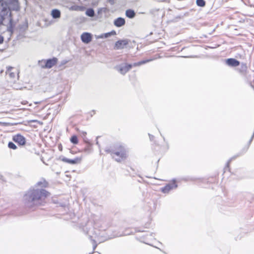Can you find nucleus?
Instances as JSON below:
<instances>
[{
	"label": "nucleus",
	"instance_id": "obj_4",
	"mask_svg": "<svg viewBox=\"0 0 254 254\" xmlns=\"http://www.w3.org/2000/svg\"><path fill=\"white\" fill-rule=\"evenodd\" d=\"M94 227L100 228L101 230H105L107 228L105 219L102 217L96 216L93 219Z\"/></svg>",
	"mask_w": 254,
	"mask_h": 254
},
{
	"label": "nucleus",
	"instance_id": "obj_23",
	"mask_svg": "<svg viewBox=\"0 0 254 254\" xmlns=\"http://www.w3.org/2000/svg\"><path fill=\"white\" fill-rule=\"evenodd\" d=\"M70 141L72 143L74 144H77L78 143V138L75 135H73L71 137Z\"/></svg>",
	"mask_w": 254,
	"mask_h": 254
},
{
	"label": "nucleus",
	"instance_id": "obj_34",
	"mask_svg": "<svg viewBox=\"0 0 254 254\" xmlns=\"http://www.w3.org/2000/svg\"><path fill=\"white\" fill-rule=\"evenodd\" d=\"M158 9H151L150 10V13H151V14H153L154 12L155 11H158Z\"/></svg>",
	"mask_w": 254,
	"mask_h": 254
},
{
	"label": "nucleus",
	"instance_id": "obj_9",
	"mask_svg": "<svg viewBox=\"0 0 254 254\" xmlns=\"http://www.w3.org/2000/svg\"><path fill=\"white\" fill-rule=\"evenodd\" d=\"M128 42L127 39L119 40L115 43L114 48L115 50L123 49L128 44Z\"/></svg>",
	"mask_w": 254,
	"mask_h": 254
},
{
	"label": "nucleus",
	"instance_id": "obj_3",
	"mask_svg": "<svg viewBox=\"0 0 254 254\" xmlns=\"http://www.w3.org/2000/svg\"><path fill=\"white\" fill-rule=\"evenodd\" d=\"M1 5L2 8L0 13V25L2 24V22L3 20L5 19L6 17H9V26L8 27V31L12 32L13 29L12 25V19L11 17V12L10 11V9L6 4H3V3H2Z\"/></svg>",
	"mask_w": 254,
	"mask_h": 254
},
{
	"label": "nucleus",
	"instance_id": "obj_31",
	"mask_svg": "<svg viewBox=\"0 0 254 254\" xmlns=\"http://www.w3.org/2000/svg\"><path fill=\"white\" fill-rule=\"evenodd\" d=\"M79 132L80 133V134H82L83 135V137H85L86 135V132L84 131H79Z\"/></svg>",
	"mask_w": 254,
	"mask_h": 254
},
{
	"label": "nucleus",
	"instance_id": "obj_10",
	"mask_svg": "<svg viewBox=\"0 0 254 254\" xmlns=\"http://www.w3.org/2000/svg\"><path fill=\"white\" fill-rule=\"evenodd\" d=\"M57 62L58 59L54 57L52 59H48L45 62H43V63H45L44 67H45V68H51L56 64Z\"/></svg>",
	"mask_w": 254,
	"mask_h": 254
},
{
	"label": "nucleus",
	"instance_id": "obj_12",
	"mask_svg": "<svg viewBox=\"0 0 254 254\" xmlns=\"http://www.w3.org/2000/svg\"><path fill=\"white\" fill-rule=\"evenodd\" d=\"M62 160L63 162L67 163L68 164H76L79 163L81 160V159L79 157H76L73 159H68V158L64 157L62 158Z\"/></svg>",
	"mask_w": 254,
	"mask_h": 254
},
{
	"label": "nucleus",
	"instance_id": "obj_15",
	"mask_svg": "<svg viewBox=\"0 0 254 254\" xmlns=\"http://www.w3.org/2000/svg\"><path fill=\"white\" fill-rule=\"evenodd\" d=\"M154 235L155 234L153 233H147L145 235L142 236V237L143 239V242L145 244L150 245L148 243V240L154 239Z\"/></svg>",
	"mask_w": 254,
	"mask_h": 254
},
{
	"label": "nucleus",
	"instance_id": "obj_33",
	"mask_svg": "<svg viewBox=\"0 0 254 254\" xmlns=\"http://www.w3.org/2000/svg\"><path fill=\"white\" fill-rule=\"evenodd\" d=\"M110 35H116V32L115 30H112V31L110 32Z\"/></svg>",
	"mask_w": 254,
	"mask_h": 254
},
{
	"label": "nucleus",
	"instance_id": "obj_5",
	"mask_svg": "<svg viewBox=\"0 0 254 254\" xmlns=\"http://www.w3.org/2000/svg\"><path fill=\"white\" fill-rule=\"evenodd\" d=\"M115 68L121 74L124 75L132 68V65L130 64L123 63L117 65Z\"/></svg>",
	"mask_w": 254,
	"mask_h": 254
},
{
	"label": "nucleus",
	"instance_id": "obj_17",
	"mask_svg": "<svg viewBox=\"0 0 254 254\" xmlns=\"http://www.w3.org/2000/svg\"><path fill=\"white\" fill-rule=\"evenodd\" d=\"M126 16L130 19L133 18L135 16V11L131 9H127L126 11Z\"/></svg>",
	"mask_w": 254,
	"mask_h": 254
},
{
	"label": "nucleus",
	"instance_id": "obj_21",
	"mask_svg": "<svg viewBox=\"0 0 254 254\" xmlns=\"http://www.w3.org/2000/svg\"><path fill=\"white\" fill-rule=\"evenodd\" d=\"M48 183L45 180H43V181H39L36 183V184L35 186V188L38 187H42L43 188H45L47 186Z\"/></svg>",
	"mask_w": 254,
	"mask_h": 254
},
{
	"label": "nucleus",
	"instance_id": "obj_40",
	"mask_svg": "<svg viewBox=\"0 0 254 254\" xmlns=\"http://www.w3.org/2000/svg\"><path fill=\"white\" fill-rule=\"evenodd\" d=\"M122 236V235L121 234V235H116V236L118 237V236Z\"/></svg>",
	"mask_w": 254,
	"mask_h": 254
},
{
	"label": "nucleus",
	"instance_id": "obj_7",
	"mask_svg": "<svg viewBox=\"0 0 254 254\" xmlns=\"http://www.w3.org/2000/svg\"><path fill=\"white\" fill-rule=\"evenodd\" d=\"M13 70H14L13 67L11 66L7 67L5 73L9 77L12 81L15 82L16 79H18L19 76L17 72L13 71Z\"/></svg>",
	"mask_w": 254,
	"mask_h": 254
},
{
	"label": "nucleus",
	"instance_id": "obj_32",
	"mask_svg": "<svg viewBox=\"0 0 254 254\" xmlns=\"http://www.w3.org/2000/svg\"><path fill=\"white\" fill-rule=\"evenodd\" d=\"M108 1L111 5H114L115 3V0H109Z\"/></svg>",
	"mask_w": 254,
	"mask_h": 254
},
{
	"label": "nucleus",
	"instance_id": "obj_38",
	"mask_svg": "<svg viewBox=\"0 0 254 254\" xmlns=\"http://www.w3.org/2000/svg\"><path fill=\"white\" fill-rule=\"evenodd\" d=\"M12 214L15 215H20L21 214L20 213L16 212V213H13Z\"/></svg>",
	"mask_w": 254,
	"mask_h": 254
},
{
	"label": "nucleus",
	"instance_id": "obj_43",
	"mask_svg": "<svg viewBox=\"0 0 254 254\" xmlns=\"http://www.w3.org/2000/svg\"><path fill=\"white\" fill-rule=\"evenodd\" d=\"M39 102H35L36 104H38Z\"/></svg>",
	"mask_w": 254,
	"mask_h": 254
},
{
	"label": "nucleus",
	"instance_id": "obj_13",
	"mask_svg": "<svg viewBox=\"0 0 254 254\" xmlns=\"http://www.w3.org/2000/svg\"><path fill=\"white\" fill-rule=\"evenodd\" d=\"M226 64L232 67H236L240 65V62L235 59L229 58L226 60Z\"/></svg>",
	"mask_w": 254,
	"mask_h": 254
},
{
	"label": "nucleus",
	"instance_id": "obj_25",
	"mask_svg": "<svg viewBox=\"0 0 254 254\" xmlns=\"http://www.w3.org/2000/svg\"><path fill=\"white\" fill-rule=\"evenodd\" d=\"M8 147L13 150H15L17 148V146L12 142H9L8 143Z\"/></svg>",
	"mask_w": 254,
	"mask_h": 254
},
{
	"label": "nucleus",
	"instance_id": "obj_41",
	"mask_svg": "<svg viewBox=\"0 0 254 254\" xmlns=\"http://www.w3.org/2000/svg\"><path fill=\"white\" fill-rule=\"evenodd\" d=\"M3 0H0V3L2 2Z\"/></svg>",
	"mask_w": 254,
	"mask_h": 254
},
{
	"label": "nucleus",
	"instance_id": "obj_30",
	"mask_svg": "<svg viewBox=\"0 0 254 254\" xmlns=\"http://www.w3.org/2000/svg\"><path fill=\"white\" fill-rule=\"evenodd\" d=\"M106 8H104V7L100 8L98 9V14H100V13H102V11L106 12Z\"/></svg>",
	"mask_w": 254,
	"mask_h": 254
},
{
	"label": "nucleus",
	"instance_id": "obj_18",
	"mask_svg": "<svg viewBox=\"0 0 254 254\" xmlns=\"http://www.w3.org/2000/svg\"><path fill=\"white\" fill-rule=\"evenodd\" d=\"M152 60H153L152 59H148V60H142V61H139L138 62L134 63L133 64H130V65H132V67L133 66H139L143 64H146L150 61H152Z\"/></svg>",
	"mask_w": 254,
	"mask_h": 254
},
{
	"label": "nucleus",
	"instance_id": "obj_11",
	"mask_svg": "<svg viewBox=\"0 0 254 254\" xmlns=\"http://www.w3.org/2000/svg\"><path fill=\"white\" fill-rule=\"evenodd\" d=\"M81 40L84 43H89L92 40L91 34L88 32L82 33L81 35Z\"/></svg>",
	"mask_w": 254,
	"mask_h": 254
},
{
	"label": "nucleus",
	"instance_id": "obj_24",
	"mask_svg": "<svg viewBox=\"0 0 254 254\" xmlns=\"http://www.w3.org/2000/svg\"><path fill=\"white\" fill-rule=\"evenodd\" d=\"M196 3L197 6L200 7H204L206 4V2L204 0H196Z\"/></svg>",
	"mask_w": 254,
	"mask_h": 254
},
{
	"label": "nucleus",
	"instance_id": "obj_16",
	"mask_svg": "<svg viewBox=\"0 0 254 254\" xmlns=\"http://www.w3.org/2000/svg\"><path fill=\"white\" fill-rule=\"evenodd\" d=\"M247 65L245 63H242L240 66L238 68L239 73L243 75H246L247 72Z\"/></svg>",
	"mask_w": 254,
	"mask_h": 254
},
{
	"label": "nucleus",
	"instance_id": "obj_29",
	"mask_svg": "<svg viewBox=\"0 0 254 254\" xmlns=\"http://www.w3.org/2000/svg\"><path fill=\"white\" fill-rule=\"evenodd\" d=\"M88 143L89 144L88 145L85 147L84 150L85 152H89L91 150V144H90L88 142Z\"/></svg>",
	"mask_w": 254,
	"mask_h": 254
},
{
	"label": "nucleus",
	"instance_id": "obj_39",
	"mask_svg": "<svg viewBox=\"0 0 254 254\" xmlns=\"http://www.w3.org/2000/svg\"><path fill=\"white\" fill-rule=\"evenodd\" d=\"M96 144L99 146V142L98 141H96Z\"/></svg>",
	"mask_w": 254,
	"mask_h": 254
},
{
	"label": "nucleus",
	"instance_id": "obj_45",
	"mask_svg": "<svg viewBox=\"0 0 254 254\" xmlns=\"http://www.w3.org/2000/svg\"><path fill=\"white\" fill-rule=\"evenodd\" d=\"M67 62H64V64H66Z\"/></svg>",
	"mask_w": 254,
	"mask_h": 254
},
{
	"label": "nucleus",
	"instance_id": "obj_8",
	"mask_svg": "<svg viewBox=\"0 0 254 254\" xmlns=\"http://www.w3.org/2000/svg\"><path fill=\"white\" fill-rule=\"evenodd\" d=\"M12 140L19 146L24 145L26 143L25 137L19 133L12 136Z\"/></svg>",
	"mask_w": 254,
	"mask_h": 254
},
{
	"label": "nucleus",
	"instance_id": "obj_14",
	"mask_svg": "<svg viewBox=\"0 0 254 254\" xmlns=\"http://www.w3.org/2000/svg\"><path fill=\"white\" fill-rule=\"evenodd\" d=\"M126 24V20L123 17H118L114 20V24L117 27H121Z\"/></svg>",
	"mask_w": 254,
	"mask_h": 254
},
{
	"label": "nucleus",
	"instance_id": "obj_37",
	"mask_svg": "<svg viewBox=\"0 0 254 254\" xmlns=\"http://www.w3.org/2000/svg\"><path fill=\"white\" fill-rule=\"evenodd\" d=\"M183 58H194L193 56H183Z\"/></svg>",
	"mask_w": 254,
	"mask_h": 254
},
{
	"label": "nucleus",
	"instance_id": "obj_1",
	"mask_svg": "<svg viewBox=\"0 0 254 254\" xmlns=\"http://www.w3.org/2000/svg\"><path fill=\"white\" fill-rule=\"evenodd\" d=\"M50 193L44 189L31 188L24 194L23 202L26 207L32 208L42 205Z\"/></svg>",
	"mask_w": 254,
	"mask_h": 254
},
{
	"label": "nucleus",
	"instance_id": "obj_44",
	"mask_svg": "<svg viewBox=\"0 0 254 254\" xmlns=\"http://www.w3.org/2000/svg\"><path fill=\"white\" fill-rule=\"evenodd\" d=\"M92 112H93V113H94H94H95V111H94V110H93V111H92Z\"/></svg>",
	"mask_w": 254,
	"mask_h": 254
},
{
	"label": "nucleus",
	"instance_id": "obj_42",
	"mask_svg": "<svg viewBox=\"0 0 254 254\" xmlns=\"http://www.w3.org/2000/svg\"><path fill=\"white\" fill-rule=\"evenodd\" d=\"M139 232H143L144 231L138 230Z\"/></svg>",
	"mask_w": 254,
	"mask_h": 254
},
{
	"label": "nucleus",
	"instance_id": "obj_27",
	"mask_svg": "<svg viewBox=\"0 0 254 254\" xmlns=\"http://www.w3.org/2000/svg\"><path fill=\"white\" fill-rule=\"evenodd\" d=\"M45 61H46V60H45L39 61V62H38L39 65L43 68H45V67H44L45 63H43V62H45Z\"/></svg>",
	"mask_w": 254,
	"mask_h": 254
},
{
	"label": "nucleus",
	"instance_id": "obj_19",
	"mask_svg": "<svg viewBox=\"0 0 254 254\" xmlns=\"http://www.w3.org/2000/svg\"><path fill=\"white\" fill-rule=\"evenodd\" d=\"M51 15L55 19L59 18L61 17V11L57 9H53L51 12Z\"/></svg>",
	"mask_w": 254,
	"mask_h": 254
},
{
	"label": "nucleus",
	"instance_id": "obj_26",
	"mask_svg": "<svg viewBox=\"0 0 254 254\" xmlns=\"http://www.w3.org/2000/svg\"><path fill=\"white\" fill-rule=\"evenodd\" d=\"M110 36H111V35H110V32H108V33H106L102 34L100 36V37L101 38H108V37H109Z\"/></svg>",
	"mask_w": 254,
	"mask_h": 254
},
{
	"label": "nucleus",
	"instance_id": "obj_36",
	"mask_svg": "<svg viewBox=\"0 0 254 254\" xmlns=\"http://www.w3.org/2000/svg\"><path fill=\"white\" fill-rule=\"evenodd\" d=\"M148 135H149V138H150V140H152L154 138V136L153 135H151L149 133L148 134Z\"/></svg>",
	"mask_w": 254,
	"mask_h": 254
},
{
	"label": "nucleus",
	"instance_id": "obj_20",
	"mask_svg": "<svg viewBox=\"0 0 254 254\" xmlns=\"http://www.w3.org/2000/svg\"><path fill=\"white\" fill-rule=\"evenodd\" d=\"M149 205L148 206L149 209H147L150 213L154 211L156 209V204L154 201H151L148 202Z\"/></svg>",
	"mask_w": 254,
	"mask_h": 254
},
{
	"label": "nucleus",
	"instance_id": "obj_6",
	"mask_svg": "<svg viewBox=\"0 0 254 254\" xmlns=\"http://www.w3.org/2000/svg\"><path fill=\"white\" fill-rule=\"evenodd\" d=\"M178 187L176 181L173 180L172 182L167 184L165 186L161 188V191L164 193H168L170 190L176 189Z\"/></svg>",
	"mask_w": 254,
	"mask_h": 254
},
{
	"label": "nucleus",
	"instance_id": "obj_22",
	"mask_svg": "<svg viewBox=\"0 0 254 254\" xmlns=\"http://www.w3.org/2000/svg\"><path fill=\"white\" fill-rule=\"evenodd\" d=\"M86 14L91 17H92L95 15V12L93 8H88L86 11Z\"/></svg>",
	"mask_w": 254,
	"mask_h": 254
},
{
	"label": "nucleus",
	"instance_id": "obj_2",
	"mask_svg": "<svg viewBox=\"0 0 254 254\" xmlns=\"http://www.w3.org/2000/svg\"><path fill=\"white\" fill-rule=\"evenodd\" d=\"M105 151L110 153L112 158L118 162L125 160L127 156L126 148L122 145H116L112 148H106Z\"/></svg>",
	"mask_w": 254,
	"mask_h": 254
},
{
	"label": "nucleus",
	"instance_id": "obj_28",
	"mask_svg": "<svg viewBox=\"0 0 254 254\" xmlns=\"http://www.w3.org/2000/svg\"><path fill=\"white\" fill-rule=\"evenodd\" d=\"M89 238L93 242V249L95 250V248L97 247V244H96V242H95V240L92 239V236H89Z\"/></svg>",
	"mask_w": 254,
	"mask_h": 254
},
{
	"label": "nucleus",
	"instance_id": "obj_35",
	"mask_svg": "<svg viewBox=\"0 0 254 254\" xmlns=\"http://www.w3.org/2000/svg\"><path fill=\"white\" fill-rule=\"evenodd\" d=\"M3 42V37L0 35V44L2 43Z\"/></svg>",
	"mask_w": 254,
	"mask_h": 254
}]
</instances>
